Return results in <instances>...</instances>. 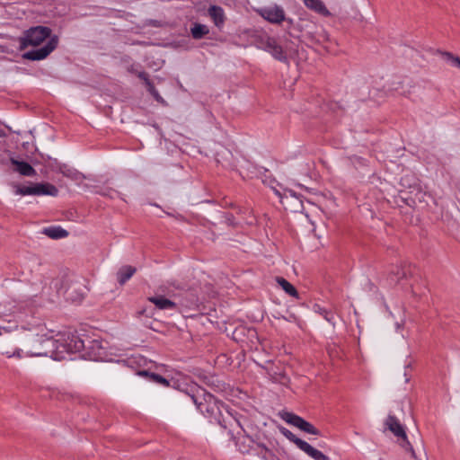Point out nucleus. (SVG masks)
Wrapping results in <instances>:
<instances>
[{
  "label": "nucleus",
  "mask_w": 460,
  "mask_h": 460,
  "mask_svg": "<svg viewBox=\"0 0 460 460\" xmlns=\"http://www.w3.org/2000/svg\"><path fill=\"white\" fill-rule=\"evenodd\" d=\"M20 332L24 357H49L54 360H63L84 347L81 339L74 334H58L54 338L52 332L42 323L22 328Z\"/></svg>",
  "instance_id": "1"
},
{
  "label": "nucleus",
  "mask_w": 460,
  "mask_h": 460,
  "mask_svg": "<svg viewBox=\"0 0 460 460\" xmlns=\"http://www.w3.org/2000/svg\"><path fill=\"white\" fill-rule=\"evenodd\" d=\"M191 399L203 415L215 420L222 427H226L227 419L231 414L226 407L211 394L199 388L197 394L191 395Z\"/></svg>",
  "instance_id": "2"
},
{
  "label": "nucleus",
  "mask_w": 460,
  "mask_h": 460,
  "mask_svg": "<svg viewBox=\"0 0 460 460\" xmlns=\"http://www.w3.org/2000/svg\"><path fill=\"white\" fill-rule=\"evenodd\" d=\"M0 352L7 358H22L23 356L21 346L20 330L10 332L5 328L0 329Z\"/></svg>",
  "instance_id": "3"
},
{
  "label": "nucleus",
  "mask_w": 460,
  "mask_h": 460,
  "mask_svg": "<svg viewBox=\"0 0 460 460\" xmlns=\"http://www.w3.org/2000/svg\"><path fill=\"white\" fill-rule=\"evenodd\" d=\"M385 427L397 438L398 444L405 450L411 453L412 457H416L413 447L407 439L406 432L399 420L389 415L385 420Z\"/></svg>",
  "instance_id": "4"
},
{
  "label": "nucleus",
  "mask_w": 460,
  "mask_h": 460,
  "mask_svg": "<svg viewBox=\"0 0 460 460\" xmlns=\"http://www.w3.org/2000/svg\"><path fill=\"white\" fill-rule=\"evenodd\" d=\"M51 30L44 26H36L29 29L24 32L21 39V47L39 46L46 39L50 37Z\"/></svg>",
  "instance_id": "5"
},
{
  "label": "nucleus",
  "mask_w": 460,
  "mask_h": 460,
  "mask_svg": "<svg viewBox=\"0 0 460 460\" xmlns=\"http://www.w3.org/2000/svg\"><path fill=\"white\" fill-rule=\"evenodd\" d=\"M58 189L50 183H35L30 186H16L15 194L26 196V195H49L57 196Z\"/></svg>",
  "instance_id": "6"
},
{
  "label": "nucleus",
  "mask_w": 460,
  "mask_h": 460,
  "mask_svg": "<svg viewBox=\"0 0 460 460\" xmlns=\"http://www.w3.org/2000/svg\"><path fill=\"white\" fill-rule=\"evenodd\" d=\"M279 417L287 423L295 426L306 433L317 436L320 435V431L314 426L298 415L289 411H280Z\"/></svg>",
  "instance_id": "7"
},
{
  "label": "nucleus",
  "mask_w": 460,
  "mask_h": 460,
  "mask_svg": "<svg viewBox=\"0 0 460 460\" xmlns=\"http://www.w3.org/2000/svg\"><path fill=\"white\" fill-rule=\"evenodd\" d=\"M385 88V90H380L378 88L368 90V87L365 86L362 95L367 92L368 97L373 102L380 103L388 93L398 92L402 88V82L399 79H394L388 83Z\"/></svg>",
  "instance_id": "8"
},
{
  "label": "nucleus",
  "mask_w": 460,
  "mask_h": 460,
  "mask_svg": "<svg viewBox=\"0 0 460 460\" xmlns=\"http://www.w3.org/2000/svg\"><path fill=\"white\" fill-rule=\"evenodd\" d=\"M261 17L271 23L279 24L284 21L292 23V19H287L282 7L279 5L266 6L259 10Z\"/></svg>",
  "instance_id": "9"
},
{
  "label": "nucleus",
  "mask_w": 460,
  "mask_h": 460,
  "mask_svg": "<svg viewBox=\"0 0 460 460\" xmlns=\"http://www.w3.org/2000/svg\"><path fill=\"white\" fill-rule=\"evenodd\" d=\"M58 43L57 36L50 37L44 47L26 52L24 58L30 60L44 59L57 48Z\"/></svg>",
  "instance_id": "10"
},
{
  "label": "nucleus",
  "mask_w": 460,
  "mask_h": 460,
  "mask_svg": "<svg viewBox=\"0 0 460 460\" xmlns=\"http://www.w3.org/2000/svg\"><path fill=\"white\" fill-rule=\"evenodd\" d=\"M261 49L269 52L274 58L281 62L287 61V56L282 47L274 38L265 37L261 40Z\"/></svg>",
  "instance_id": "11"
},
{
  "label": "nucleus",
  "mask_w": 460,
  "mask_h": 460,
  "mask_svg": "<svg viewBox=\"0 0 460 460\" xmlns=\"http://www.w3.org/2000/svg\"><path fill=\"white\" fill-rule=\"evenodd\" d=\"M84 346H85L84 341ZM85 347H84L80 351H82ZM87 352L85 354L92 360H102L106 357L105 349L106 348L103 346L102 342L98 340L89 341L88 345L86 347Z\"/></svg>",
  "instance_id": "12"
},
{
  "label": "nucleus",
  "mask_w": 460,
  "mask_h": 460,
  "mask_svg": "<svg viewBox=\"0 0 460 460\" xmlns=\"http://www.w3.org/2000/svg\"><path fill=\"white\" fill-rule=\"evenodd\" d=\"M137 76L142 79L146 84V87L147 89V91L149 92V93L158 102H161V103H164V99L162 98V96L159 94V93L157 92V90L155 88L154 84H152V82L148 79V76H147V74L146 72H138L137 73Z\"/></svg>",
  "instance_id": "13"
},
{
  "label": "nucleus",
  "mask_w": 460,
  "mask_h": 460,
  "mask_svg": "<svg viewBox=\"0 0 460 460\" xmlns=\"http://www.w3.org/2000/svg\"><path fill=\"white\" fill-rule=\"evenodd\" d=\"M305 5L314 11L315 13L323 15V16H329L330 12L324 5V4L322 2V0H303Z\"/></svg>",
  "instance_id": "14"
},
{
  "label": "nucleus",
  "mask_w": 460,
  "mask_h": 460,
  "mask_svg": "<svg viewBox=\"0 0 460 460\" xmlns=\"http://www.w3.org/2000/svg\"><path fill=\"white\" fill-rule=\"evenodd\" d=\"M208 14L217 27L220 28L223 26L225 22V13L221 7L217 5L210 6L208 9Z\"/></svg>",
  "instance_id": "15"
},
{
  "label": "nucleus",
  "mask_w": 460,
  "mask_h": 460,
  "mask_svg": "<svg viewBox=\"0 0 460 460\" xmlns=\"http://www.w3.org/2000/svg\"><path fill=\"white\" fill-rule=\"evenodd\" d=\"M301 450L304 451L306 455H308L310 457H312L314 460H330L329 456L324 455L320 450L313 447L310 444L307 442L301 443Z\"/></svg>",
  "instance_id": "16"
},
{
  "label": "nucleus",
  "mask_w": 460,
  "mask_h": 460,
  "mask_svg": "<svg viewBox=\"0 0 460 460\" xmlns=\"http://www.w3.org/2000/svg\"><path fill=\"white\" fill-rule=\"evenodd\" d=\"M149 300L161 310H172L176 307L174 302L161 296L150 297Z\"/></svg>",
  "instance_id": "17"
},
{
  "label": "nucleus",
  "mask_w": 460,
  "mask_h": 460,
  "mask_svg": "<svg viewBox=\"0 0 460 460\" xmlns=\"http://www.w3.org/2000/svg\"><path fill=\"white\" fill-rule=\"evenodd\" d=\"M411 194V195L409 199L415 205H428L429 199H430V196L427 192L422 191L420 189H414Z\"/></svg>",
  "instance_id": "18"
},
{
  "label": "nucleus",
  "mask_w": 460,
  "mask_h": 460,
  "mask_svg": "<svg viewBox=\"0 0 460 460\" xmlns=\"http://www.w3.org/2000/svg\"><path fill=\"white\" fill-rule=\"evenodd\" d=\"M136 272V268L126 265L119 269L117 273V279L119 284H125Z\"/></svg>",
  "instance_id": "19"
},
{
  "label": "nucleus",
  "mask_w": 460,
  "mask_h": 460,
  "mask_svg": "<svg viewBox=\"0 0 460 460\" xmlns=\"http://www.w3.org/2000/svg\"><path fill=\"white\" fill-rule=\"evenodd\" d=\"M84 287L81 284H75L67 289V296L75 301H80L85 295Z\"/></svg>",
  "instance_id": "20"
},
{
  "label": "nucleus",
  "mask_w": 460,
  "mask_h": 460,
  "mask_svg": "<svg viewBox=\"0 0 460 460\" xmlns=\"http://www.w3.org/2000/svg\"><path fill=\"white\" fill-rule=\"evenodd\" d=\"M12 163L16 166V171L19 172L22 175L24 176H33L36 172L33 167L25 162H19L16 160H12Z\"/></svg>",
  "instance_id": "21"
},
{
  "label": "nucleus",
  "mask_w": 460,
  "mask_h": 460,
  "mask_svg": "<svg viewBox=\"0 0 460 460\" xmlns=\"http://www.w3.org/2000/svg\"><path fill=\"white\" fill-rule=\"evenodd\" d=\"M137 375L140 376H145V377L148 378V380L157 383V384H160L164 386H169V385H170V383L167 379H165L162 376L155 374V373H149L147 371L143 370V371H138Z\"/></svg>",
  "instance_id": "22"
},
{
  "label": "nucleus",
  "mask_w": 460,
  "mask_h": 460,
  "mask_svg": "<svg viewBox=\"0 0 460 460\" xmlns=\"http://www.w3.org/2000/svg\"><path fill=\"white\" fill-rule=\"evenodd\" d=\"M277 283L283 288V290L291 296L297 297L298 293L296 288L286 280L284 278L279 277L277 278Z\"/></svg>",
  "instance_id": "23"
},
{
  "label": "nucleus",
  "mask_w": 460,
  "mask_h": 460,
  "mask_svg": "<svg viewBox=\"0 0 460 460\" xmlns=\"http://www.w3.org/2000/svg\"><path fill=\"white\" fill-rule=\"evenodd\" d=\"M44 233L50 238L59 239L64 238L68 235L67 231L65 229L57 226V227H49L44 230Z\"/></svg>",
  "instance_id": "24"
},
{
  "label": "nucleus",
  "mask_w": 460,
  "mask_h": 460,
  "mask_svg": "<svg viewBox=\"0 0 460 460\" xmlns=\"http://www.w3.org/2000/svg\"><path fill=\"white\" fill-rule=\"evenodd\" d=\"M279 431L283 436H285L288 440L293 442L299 449L302 447L301 443H305V441L296 438L290 430L284 427H279Z\"/></svg>",
  "instance_id": "25"
},
{
  "label": "nucleus",
  "mask_w": 460,
  "mask_h": 460,
  "mask_svg": "<svg viewBox=\"0 0 460 460\" xmlns=\"http://www.w3.org/2000/svg\"><path fill=\"white\" fill-rule=\"evenodd\" d=\"M208 33V29L203 24H195L191 28V35L194 39L199 40Z\"/></svg>",
  "instance_id": "26"
},
{
  "label": "nucleus",
  "mask_w": 460,
  "mask_h": 460,
  "mask_svg": "<svg viewBox=\"0 0 460 460\" xmlns=\"http://www.w3.org/2000/svg\"><path fill=\"white\" fill-rule=\"evenodd\" d=\"M259 454L265 460H276V456L263 444H258Z\"/></svg>",
  "instance_id": "27"
},
{
  "label": "nucleus",
  "mask_w": 460,
  "mask_h": 460,
  "mask_svg": "<svg viewBox=\"0 0 460 460\" xmlns=\"http://www.w3.org/2000/svg\"><path fill=\"white\" fill-rule=\"evenodd\" d=\"M442 56L447 61L450 62L453 66L460 67V58L455 57L449 52H443Z\"/></svg>",
  "instance_id": "28"
},
{
  "label": "nucleus",
  "mask_w": 460,
  "mask_h": 460,
  "mask_svg": "<svg viewBox=\"0 0 460 460\" xmlns=\"http://www.w3.org/2000/svg\"><path fill=\"white\" fill-rule=\"evenodd\" d=\"M400 275L399 279L405 276V272L402 270L397 269V273Z\"/></svg>",
  "instance_id": "29"
},
{
  "label": "nucleus",
  "mask_w": 460,
  "mask_h": 460,
  "mask_svg": "<svg viewBox=\"0 0 460 460\" xmlns=\"http://www.w3.org/2000/svg\"><path fill=\"white\" fill-rule=\"evenodd\" d=\"M404 376H405L404 382H405V383H408V382H409V380H410V378L407 376V374H406V373H404Z\"/></svg>",
  "instance_id": "30"
},
{
  "label": "nucleus",
  "mask_w": 460,
  "mask_h": 460,
  "mask_svg": "<svg viewBox=\"0 0 460 460\" xmlns=\"http://www.w3.org/2000/svg\"><path fill=\"white\" fill-rule=\"evenodd\" d=\"M324 318H325L327 321L331 322V318H329V315H328L327 314H324Z\"/></svg>",
  "instance_id": "31"
}]
</instances>
